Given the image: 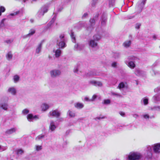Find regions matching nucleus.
Returning a JSON list of instances; mask_svg holds the SVG:
<instances>
[{"mask_svg": "<svg viewBox=\"0 0 160 160\" xmlns=\"http://www.w3.org/2000/svg\"><path fill=\"white\" fill-rule=\"evenodd\" d=\"M27 118L29 121H32L34 120L38 119V118L37 116H33L32 114H28L27 116Z\"/></svg>", "mask_w": 160, "mask_h": 160, "instance_id": "2eb2a0df", "label": "nucleus"}, {"mask_svg": "<svg viewBox=\"0 0 160 160\" xmlns=\"http://www.w3.org/2000/svg\"><path fill=\"white\" fill-rule=\"evenodd\" d=\"M78 71V68H74V71L75 73H77Z\"/></svg>", "mask_w": 160, "mask_h": 160, "instance_id": "774afa93", "label": "nucleus"}, {"mask_svg": "<svg viewBox=\"0 0 160 160\" xmlns=\"http://www.w3.org/2000/svg\"><path fill=\"white\" fill-rule=\"evenodd\" d=\"M13 40L11 39H7L5 40V42L8 44H10L12 43Z\"/></svg>", "mask_w": 160, "mask_h": 160, "instance_id": "3c124183", "label": "nucleus"}, {"mask_svg": "<svg viewBox=\"0 0 160 160\" xmlns=\"http://www.w3.org/2000/svg\"><path fill=\"white\" fill-rule=\"evenodd\" d=\"M17 130L16 128H12L7 130L5 132V133L7 135H10L15 132Z\"/></svg>", "mask_w": 160, "mask_h": 160, "instance_id": "dca6fc26", "label": "nucleus"}, {"mask_svg": "<svg viewBox=\"0 0 160 160\" xmlns=\"http://www.w3.org/2000/svg\"><path fill=\"white\" fill-rule=\"evenodd\" d=\"M75 107L78 109H81L82 108L84 105L83 103L80 102H77L74 104Z\"/></svg>", "mask_w": 160, "mask_h": 160, "instance_id": "f3484780", "label": "nucleus"}, {"mask_svg": "<svg viewBox=\"0 0 160 160\" xmlns=\"http://www.w3.org/2000/svg\"><path fill=\"white\" fill-rule=\"evenodd\" d=\"M120 114L122 116H124L125 115V113L124 112H119Z\"/></svg>", "mask_w": 160, "mask_h": 160, "instance_id": "69168bd1", "label": "nucleus"}, {"mask_svg": "<svg viewBox=\"0 0 160 160\" xmlns=\"http://www.w3.org/2000/svg\"><path fill=\"white\" fill-rule=\"evenodd\" d=\"M117 65V63L116 62H113L112 64V66L114 68H116Z\"/></svg>", "mask_w": 160, "mask_h": 160, "instance_id": "6e6d98bb", "label": "nucleus"}, {"mask_svg": "<svg viewBox=\"0 0 160 160\" xmlns=\"http://www.w3.org/2000/svg\"><path fill=\"white\" fill-rule=\"evenodd\" d=\"M5 10H6V9L4 7L2 6L0 7V11L2 12H4L5 11Z\"/></svg>", "mask_w": 160, "mask_h": 160, "instance_id": "de8ad7c7", "label": "nucleus"}, {"mask_svg": "<svg viewBox=\"0 0 160 160\" xmlns=\"http://www.w3.org/2000/svg\"><path fill=\"white\" fill-rule=\"evenodd\" d=\"M101 38V36L99 34L94 35L93 36V40L98 41Z\"/></svg>", "mask_w": 160, "mask_h": 160, "instance_id": "cd10ccee", "label": "nucleus"}, {"mask_svg": "<svg viewBox=\"0 0 160 160\" xmlns=\"http://www.w3.org/2000/svg\"><path fill=\"white\" fill-rule=\"evenodd\" d=\"M152 147L150 146H148L146 148V150L147 152V157L148 158H151L152 156Z\"/></svg>", "mask_w": 160, "mask_h": 160, "instance_id": "ddd939ff", "label": "nucleus"}, {"mask_svg": "<svg viewBox=\"0 0 160 160\" xmlns=\"http://www.w3.org/2000/svg\"><path fill=\"white\" fill-rule=\"evenodd\" d=\"M29 110L27 109H24L22 111V113L24 115H26V114H27L28 113H29Z\"/></svg>", "mask_w": 160, "mask_h": 160, "instance_id": "a18cd8bd", "label": "nucleus"}, {"mask_svg": "<svg viewBox=\"0 0 160 160\" xmlns=\"http://www.w3.org/2000/svg\"><path fill=\"white\" fill-rule=\"evenodd\" d=\"M107 19V16L105 14H102L101 17V24L102 26H104L106 25Z\"/></svg>", "mask_w": 160, "mask_h": 160, "instance_id": "1a4fd4ad", "label": "nucleus"}, {"mask_svg": "<svg viewBox=\"0 0 160 160\" xmlns=\"http://www.w3.org/2000/svg\"><path fill=\"white\" fill-rule=\"evenodd\" d=\"M71 37L72 39V41L73 42H75V38L74 34V33L72 32L71 34Z\"/></svg>", "mask_w": 160, "mask_h": 160, "instance_id": "58836bf2", "label": "nucleus"}, {"mask_svg": "<svg viewBox=\"0 0 160 160\" xmlns=\"http://www.w3.org/2000/svg\"><path fill=\"white\" fill-rule=\"evenodd\" d=\"M35 32V29H31L29 31V32L28 34V35H29V36L30 37L31 36L34 34Z\"/></svg>", "mask_w": 160, "mask_h": 160, "instance_id": "f704fd0d", "label": "nucleus"}, {"mask_svg": "<svg viewBox=\"0 0 160 160\" xmlns=\"http://www.w3.org/2000/svg\"><path fill=\"white\" fill-rule=\"evenodd\" d=\"M141 75H140L141 76L144 77L146 75V72L143 71H142V73H141Z\"/></svg>", "mask_w": 160, "mask_h": 160, "instance_id": "052dcab7", "label": "nucleus"}, {"mask_svg": "<svg viewBox=\"0 0 160 160\" xmlns=\"http://www.w3.org/2000/svg\"><path fill=\"white\" fill-rule=\"evenodd\" d=\"M43 42V41H42L37 47L35 50V54H38L41 52Z\"/></svg>", "mask_w": 160, "mask_h": 160, "instance_id": "9b49d317", "label": "nucleus"}, {"mask_svg": "<svg viewBox=\"0 0 160 160\" xmlns=\"http://www.w3.org/2000/svg\"><path fill=\"white\" fill-rule=\"evenodd\" d=\"M7 59L9 60L12 58V55L11 52H8L6 55Z\"/></svg>", "mask_w": 160, "mask_h": 160, "instance_id": "c756f323", "label": "nucleus"}, {"mask_svg": "<svg viewBox=\"0 0 160 160\" xmlns=\"http://www.w3.org/2000/svg\"><path fill=\"white\" fill-rule=\"evenodd\" d=\"M7 148V146H3L0 145V151H2L6 150Z\"/></svg>", "mask_w": 160, "mask_h": 160, "instance_id": "37998d69", "label": "nucleus"}, {"mask_svg": "<svg viewBox=\"0 0 160 160\" xmlns=\"http://www.w3.org/2000/svg\"><path fill=\"white\" fill-rule=\"evenodd\" d=\"M127 87L128 86L127 85V83L126 82H120L118 87V88L120 89L125 88H127Z\"/></svg>", "mask_w": 160, "mask_h": 160, "instance_id": "aec40b11", "label": "nucleus"}, {"mask_svg": "<svg viewBox=\"0 0 160 160\" xmlns=\"http://www.w3.org/2000/svg\"><path fill=\"white\" fill-rule=\"evenodd\" d=\"M160 106H154L151 108V110L152 111H160Z\"/></svg>", "mask_w": 160, "mask_h": 160, "instance_id": "7c9ffc66", "label": "nucleus"}, {"mask_svg": "<svg viewBox=\"0 0 160 160\" xmlns=\"http://www.w3.org/2000/svg\"><path fill=\"white\" fill-rule=\"evenodd\" d=\"M50 74L52 77L56 78L60 75L61 72L59 70L54 69L50 71Z\"/></svg>", "mask_w": 160, "mask_h": 160, "instance_id": "6e6552de", "label": "nucleus"}, {"mask_svg": "<svg viewBox=\"0 0 160 160\" xmlns=\"http://www.w3.org/2000/svg\"><path fill=\"white\" fill-rule=\"evenodd\" d=\"M96 81L95 80H92L89 82V83L95 86Z\"/></svg>", "mask_w": 160, "mask_h": 160, "instance_id": "8fccbe9b", "label": "nucleus"}, {"mask_svg": "<svg viewBox=\"0 0 160 160\" xmlns=\"http://www.w3.org/2000/svg\"><path fill=\"white\" fill-rule=\"evenodd\" d=\"M152 101L155 102L160 100V97L159 95L158 94H156L152 98Z\"/></svg>", "mask_w": 160, "mask_h": 160, "instance_id": "5701e85b", "label": "nucleus"}, {"mask_svg": "<svg viewBox=\"0 0 160 160\" xmlns=\"http://www.w3.org/2000/svg\"><path fill=\"white\" fill-rule=\"evenodd\" d=\"M97 98V96L96 95H94L92 97V98L91 99V101H94L95 99L96 98Z\"/></svg>", "mask_w": 160, "mask_h": 160, "instance_id": "5fc2aeb1", "label": "nucleus"}, {"mask_svg": "<svg viewBox=\"0 0 160 160\" xmlns=\"http://www.w3.org/2000/svg\"><path fill=\"white\" fill-rule=\"evenodd\" d=\"M98 16V14L96 15L93 18L91 19L89 22L91 23V26L89 27H88L87 28V30L89 32H91L93 29V26L95 24V21L97 20V18Z\"/></svg>", "mask_w": 160, "mask_h": 160, "instance_id": "0eeeda50", "label": "nucleus"}, {"mask_svg": "<svg viewBox=\"0 0 160 160\" xmlns=\"http://www.w3.org/2000/svg\"><path fill=\"white\" fill-rule=\"evenodd\" d=\"M53 52L55 53V56L56 58L60 57L62 54V51L59 48L53 51Z\"/></svg>", "mask_w": 160, "mask_h": 160, "instance_id": "a211bd4d", "label": "nucleus"}, {"mask_svg": "<svg viewBox=\"0 0 160 160\" xmlns=\"http://www.w3.org/2000/svg\"><path fill=\"white\" fill-rule=\"evenodd\" d=\"M106 118V117L105 116H103L102 117H97V118H96V119H103V118Z\"/></svg>", "mask_w": 160, "mask_h": 160, "instance_id": "0e129e2a", "label": "nucleus"}, {"mask_svg": "<svg viewBox=\"0 0 160 160\" xmlns=\"http://www.w3.org/2000/svg\"><path fill=\"white\" fill-rule=\"evenodd\" d=\"M112 94L113 95H115L117 96H120V95L118 93H115L114 92H112Z\"/></svg>", "mask_w": 160, "mask_h": 160, "instance_id": "680f3d73", "label": "nucleus"}, {"mask_svg": "<svg viewBox=\"0 0 160 160\" xmlns=\"http://www.w3.org/2000/svg\"><path fill=\"white\" fill-rule=\"evenodd\" d=\"M84 47L83 44H77L74 46V48L77 50H82Z\"/></svg>", "mask_w": 160, "mask_h": 160, "instance_id": "412c9836", "label": "nucleus"}, {"mask_svg": "<svg viewBox=\"0 0 160 160\" xmlns=\"http://www.w3.org/2000/svg\"><path fill=\"white\" fill-rule=\"evenodd\" d=\"M84 100L86 101L91 102V99H89L88 97H86L84 98Z\"/></svg>", "mask_w": 160, "mask_h": 160, "instance_id": "e2e57ef3", "label": "nucleus"}, {"mask_svg": "<svg viewBox=\"0 0 160 160\" xmlns=\"http://www.w3.org/2000/svg\"><path fill=\"white\" fill-rule=\"evenodd\" d=\"M131 41L130 40H128L125 42L123 45L125 48H127L129 47L131 44Z\"/></svg>", "mask_w": 160, "mask_h": 160, "instance_id": "a878e982", "label": "nucleus"}, {"mask_svg": "<svg viewBox=\"0 0 160 160\" xmlns=\"http://www.w3.org/2000/svg\"><path fill=\"white\" fill-rule=\"evenodd\" d=\"M142 157V155L137 152H132L128 156V160H138Z\"/></svg>", "mask_w": 160, "mask_h": 160, "instance_id": "f03ea898", "label": "nucleus"}, {"mask_svg": "<svg viewBox=\"0 0 160 160\" xmlns=\"http://www.w3.org/2000/svg\"><path fill=\"white\" fill-rule=\"evenodd\" d=\"M56 19V16H54L52 20L47 24V27L48 28H50L52 26V24L54 22Z\"/></svg>", "mask_w": 160, "mask_h": 160, "instance_id": "b1692460", "label": "nucleus"}, {"mask_svg": "<svg viewBox=\"0 0 160 160\" xmlns=\"http://www.w3.org/2000/svg\"><path fill=\"white\" fill-rule=\"evenodd\" d=\"M19 77L18 75H15L13 76V79L15 82L16 83L18 82L19 80Z\"/></svg>", "mask_w": 160, "mask_h": 160, "instance_id": "72a5a7b5", "label": "nucleus"}, {"mask_svg": "<svg viewBox=\"0 0 160 160\" xmlns=\"http://www.w3.org/2000/svg\"><path fill=\"white\" fill-rule=\"evenodd\" d=\"M148 99L147 98H144L142 99L141 102H142L145 105H146L148 104Z\"/></svg>", "mask_w": 160, "mask_h": 160, "instance_id": "473e14b6", "label": "nucleus"}, {"mask_svg": "<svg viewBox=\"0 0 160 160\" xmlns=\"http://www.w3.org/2000/svg\"><path fill=\"white\" fill-rule=\"evenodd\" d=\"M143 117L146 119H148L149 118V116L148 114H145L143 115Z\"/></svg>", "mask_w": 160, "mask_h": 160, "instance_id": "864d4df0", "label": "nucleus"}, {"mask_svg": "<svg viewBox=\"0 0 160 160\" xmlns=\"http://www.w3.org/2000/svg\"><path fill=\"white\" fill-rule=\"evenodd\" d=\"M141 25V24L138 23L136 24L135 26V28L137 29H139Z\"/></svg>", "mask_w": 160, "mask_h": 160, "instance_id": "13d9d810", "label": "nucleus"}, {"mask_svg": "<svg viewBox=\"0 0 160 160\" xmlns=\"http://www.w3.org/2000/svg\"><path fill=\"white\" fill-rule=\"evenodd\" d=\"M147 0H139L136 4L135 9L138 13L141 12Z\"/></svg>", "mask_w": 160, "mask_h": 160, "instance_id": "20e7f679", "label": "nucleus"}, {"mask_svg": "<svg viewBox=\"0 0 160 160\" xmlns=\"http://www.w3.org/2000/svg\"><path fill=\"white\" fill-rule=\"evenodd\" d=\"M8 92L13 95H15L16 93V89L14 87L9 88L8 90Z\"/></svg>", "mask_w": 160, "mask_h": 160, "instance_id": "4be33fe9", "label": "nucleus"}, {"mask_svg": "<svg viewBox=\"0 0 160 160\" xmlns=\"http://www.w3.org/2000/svg\"><path fill=\"white\" fill-rule=\"evenodd\" d=\"M114 4V0H110L109 2V5L110 7L112 6H113Z\"/></svg>", "mask_w": 160, "mask_h": 160, "instance_id": "ea45409f", "label": "nucleus"}, {"mask_svg": "<svg viewBox=\"0 0 160 160\" xmlns=\"http://www.w3.org/2000/svg\"><path fill=\"white\" fill-rule=\"evenodd\" d=\"M142 71L139 69H136L134 73L135 74L138 76L141 75Z\"/></svg>", "mask_w": 160, "mask_h": 160, "instance_id": "2f4dec72", "label": "nucleus"}, {"mask_svg": "<svg viewBox=\"0 0 160 160\" xmlns=\"http://www.w3.org/2000/svg\"><path fill=\"white\" fill-rule=\"evenodd\" d=\"M160 91V87H158L154 89V92H158Z\"/></svg>", "mask_w": 160, "mask_h": 160, "instance_id": "603ef678", "label": "nucleus"}, {"mask_svg": "<svg viewBox=\"0 0 160 160\" xmlns=\"http://www.w3.org/2000/svg\"><path fill=\"white\" fill-rule=\"evenodd\" d=\"M48 7L46 6L42 7L37 13V16L38 18H41L43 16L44 13L47 12Z\"/></svg>", "mask_w": 160, "mask_h": 160, "instance_id": "39448f33", "label": "nucleus"}, {"mask_svg": "<svg viewBox=\"0 0 160 160\" xmlns=\"http://www.w3.org/2000/svg\"><path fill=\"white\" fill-rule=\"evenodd\" d=\"M42 111H45L47 110L49 108V105L46 103H42L41 106Z\"/></svg>", "mask_w": 160, "mask_h": 160, "instance_id": "6ab92c4d", "label": "nucleus"}, {"mask_svg": "<svg viewBox=\"0 0 160 160\" xmlns=\"http://www.w3.org/2000/svg\"><path fill=\"white\" fill-rule=\"evenodd\" d=\"M6 20L5 18H3L1 22H0V24L2 25V27H3L4 26V22Z\"/></svg>", "mask_w": 160, "mask_h": 160, "instance_id": "09e8293b", "label": "nucleus"}, {"mask_svg": "<svg viewBox=\"0 0 160 160\" xmlns=\"http://www.w3.org/2000/svg\"><path fill=\"white\" fill-rule=\"evenodd\" d=\"M127 59L128 60H126L125 61V63L129 67L132 69L134 68L135 67V65L134 62L133 61H130V60H136L138 59V58L133 56H130L128 57Z\"/></svg>", "mask_w": 160, "mask_h": 160, "instance_id": "7ed1b4c3", "label": "nucleus"}, {"mask_svg": "<svg viewBox=\"0 0 160 160\" xmlns=\"http://www.w3.org/2000/svg\"><path fill=\"white\" fill-rule=\"evenodd\" d=\"M111 101L109 99H105L103 101V103L105 104H108L110 103Z\"/></svg>", "mask_w": 160, "mask_h": 160, "instance_id": "a19ab883", "label": "nucleus"}, {"mask_svg": "<svg viewBox=\"0 0 160 160\" xmlns=\"http://www.w3.org/2000/svg\"><path fill=\"white\" fill-rule=\"evenodd\" d=\"M67 40L64 34H61L59 35L57 39V44L59 48L63 49L66 47V42Z\"/></svg>", "mask_w": 160, "mask_h": 160, "instance_id": "f257e3e1", "label": "nucleus"}, {"mask_svg": "<svg viewBox=\"0 0 160 160\" xmlns=\"http://www.w3.org/2000/svg\"><path fill=\"white\" fill-rule=\"evenodd\" d=\"M45 137V135L43 134H41L38 136L36 138L37 141H41L44 139Z\"/></svg>", "mask_w": 160, "mask_h": 160, "instance_id": "c85d7f7f", "label": "nucleus"}, {"mask_svg": "<svg viewBox=\"0 0 160 160\" xmlns=\"http://www.w3.org/2000/svg\"><path fill=\"white\" fill-rule=\"evenodd\" d=\"M63 9V8L62 6H61L60 7H58L57 8V10L58 12H61Z\"/></svg>", "mask_w": 160, "mask_h": 160, "instance_id": "bf43d9fd", "label": "nucleus"}, {"mask_svg": "<svg viewBox=\"0 0 160 160\" xmlns=\"http://www.w3.org/2000/svg\"><path fill=\"white\" fill-rule=\"evenodd\" d=\"M120 54L118 52H115L113 53V57L115 59H117L119 58Z\"/></svg>", "mask_w": 160, "mask_h": 160, "instance_id": "4c0bfd02", "label": "nucleus"}, {"mask_svg": "<svg viewBox=\"0 0 160 160\" xmlns=\"http://www.w3.org/2000/svg\"><path fill=\"white\" fill-rule=\"evenodd\" d=\"M36 150L37 151H39L42 149V146L41 145H36L35 146Z\"/></svg>", "mask_w": 160, "mask_h": 160, "instance_id": "c03bdc74", "label": "nucleus"}, {"mask_svg": "<svg viewBox=\"0 0 160 160\" xmlns=\"http://www.w3.org/2000/svg\"><path fill=\"white\" fill-rule=\"evenodd\" d=\"M98 0H92L91 5L92 7H94L97 3Z\"/></svg>", "mask_w": 160, "mask_h": 160, "instance_id": "79ce46f5", "label": "nucleus"}, {"mask_svg": "<svg viewBox=\"0 0 160 160\" xmlns=\"http://www.w3.org/2000/svg\"><path fill=\"white\" fill-rule=\"evenodd\" d=\"M61 114L60 111L58 109H55L50 111L48 114V116L50 117H52L58 118L60 117Z\"/></svg>", "mask_w": 160, "mask_h": 160, "instance_id": "423d86ee", "label": "nucleus"}, {"mask_svg": "<svg viewBox=\"0 0 160 160\" xmlns=\"http://www.w3.org/2000/svg\"><path fill=\"white\" fill-rule=\"evenodd\" d=\"M95 41V40L93 39L90 40L89 42V45L92 48H98V43Z\"/></svg>", "mask_w": 160, "mask_h": 160, "instance_id": "4468645a", "label": "nucleus"}, {"mask_svg": "<svg viewBox=\"0 0 160 160\" xmlns=\"http://www.w3.org/2000/svg\"><path fill=\"white\" fill-rule=\"evenodd\" d=\"M56 127L57 126L55 124L54 122L52 120L51 121L49 126V129L51 131V132L54 131L56 128Z\"/></svg>", "mask_w": 160, "mask_h": 160, "instance_id": "f8f14e48", "label": "nucleus"}, {"mask_svg": "<svg viewBox=\"0 0 160 160\" xmlns=\"http://www.w3.org/2000/svg\"><path fill=\"white\" fill-rule=\"evenodd\" d=\"M17 154L18 155H22L24 153L22 149H18L17 150Z\"/></svg>", "mask_w": 160, "mask_h": 160, "instance_id": "e433bc0d", "label": "nucleus"}, {"mask_svg": "<svg viewBox=\"0 0 160 160\" xmlns=\"http://www.w3.org/2000/svg\"><path fill=\"white\" fill-rule=\"evenodd\" d=\"M67 114L70 117H74L75 116V113L74 111L69 110L67 112Z\"/></svg>", "mask_w": 160, "mask_h": 160, "instance_id": "bb28decb", "label": "nucleus"}, {"mask_svg": "<svg viewBox=\"0 0 160 160\" xmlns=\"http://www.w3.org/2000/svg\"><path fill=\"white\" fill-rule=\"evenodd\" d=\"M0 107L4 110L8 109V106L7 103H2L0 104Z\"/></svg>", "mask_w": 160, "mask_h": 160, "instance_id": "393cba45", "label": "nucleus"}, {"mask_svg": "<svg viewBox=\"0 0 160 160\" xmlns=\"http://www.w3.org/2000/svg\"><path fill=\"white\" fill-rule=\"evenodd\" d=\"M88 14L87 13V12L85 13L82 17V18L84 19V18H86V17H88Z\"/></svg>", "mask_w": 160, "mask_h": 160, "instance_id": "4d7b16f0", "label": "nucleus"}, {"mask_svg": "<svg viewBox=\"0 0 160 160\" xmlns=\"http://www.w3.org/2000/svg\"><path fill=\"white\" fill-rule=\"evenodd\" d=\"M152 147L153 151L155 153H160V143L155 144L153 145Z\"/></svg>", "mask_w": 160, "mask_h": 160, "instance_id": "9d476101", "label": "nucleus"}, {"mask_svg": "<svg viewBox=\"0 0 160 160\" xmlns=\"http://www.w3.org/2000/svg\"><path fill=\"white\" fill-rule=\"evenodd\" d=\"M19 11H17V12H14L13 13H11L10 14L8 15V17L9 18H11L10 17L11 16H14L18 14L19 13Z\"/></svg>", "mask_w": 160, "mask_h": 160, "instance_id": "c9c22d12", "label": "nucleus"}, {"mask_svg": "<svg viewBox=\"0 0 160 160\" xmlns=\"http://www.w3.org/2000/svg\"><path fill=\"white\" fill-rule=\"evenodd\" d=\"M30 37L29 36V35H28V34H27L26 35H25L22 36V38L23 39H25V38H27V37Z\"/></svg>", "mask_w": 160, "mask_h": 160, "instance_id": "338daca9", "label": "nucleus"}, {"mask_svg": "<svg viewBox=\"0 0 160 160\" xmlns=\"http://www.w3.org/2000/svg\"><path fill=\"white\" fill-rule=\"evenodd\" d=\"M96 86L101 87L102 86V83L101 82L99 81H96Z\"/></svg>", "mask_w": 160, "mask_h": 160, "instance_id": "49530a36", "label": "nucleus"}]
</instances>
